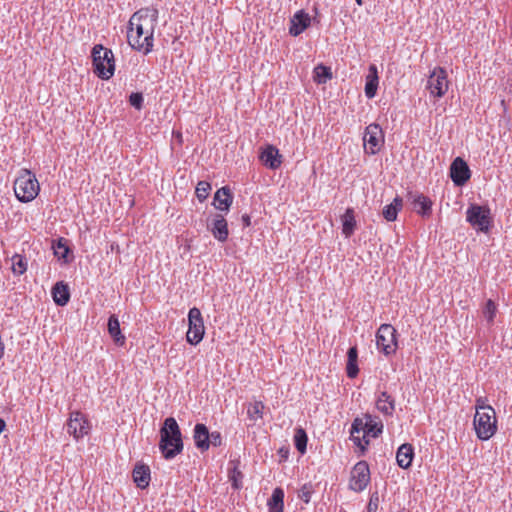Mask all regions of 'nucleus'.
I'll return each mask as SVG.
<instances>
[{
  "instance_id": "nucleus-14",
  "label": "nucleus",
  "mask_w": 512,
  "mask_h": 512,
  "mask_svg": "<svg viewBox=\"0 0 512 512\" xmlns=\"http://www.w3.org/2000/svg\"><path fill=\"white\" fill-rule=\"evenodd\" d=\"M207 228L218 241L225 242L228 239V224L223 215L215 214L207 222Z\"/></svg>"
},
{
  "instance_id": "nucleus-15",
  "label": "nucleus",
  "mask_w": 512,
  "mask_h": 512,
  "mask_svg": "<svg viewBox=\"0 0 512 512\" xmlns=\"http://www.w3.org/2000/svg\"><path fill=\"white\" fill-rule=\"evenodd\" d=\"M259 158L263 165L271 170H276L282 164V155L279 153V150L271 144L265 146Z\"/></svg>"
},
{
  "instance_id": "nucleus-9",
  "label": "nucleus",
  "mask_w": 512,
  "mask_h": 512,
  "mask_svg": "<svg viewBox=\"0 0 512 512\" xmlns=\"http://www.w3.org/2000/svg\"><path fill=\"white\" fill-rule=\"evenodd\" d=\"M363 142L367 154L375 155L378 153L384 144V133L380 125L376 123L368 125L365 129Z\"/></svg>"
},
{
  "instance_id": "nucleus-43",
  "label": "nucleus",
  "mask_w": 512,
  "mask_h": 512,
  "mask_svg": "<svg viewBox=\"0 0 512 512\" xmlns=\"http://www.w3.org/2000/svg\"><path fill=\"white\" fill-rule=\"evenodd\" d=\"M375 426L371 424H367V427H365L366 434L373 433L374 437H377L379 433L382 432V426L378 428L376 431H374Z\"/></svg>"
},
{
  "instance_id": "nucleus-13",
  "label": "nucleus",
  "mask_w": 512,
  "mask_h": 512,
  "mask_svg": "<svg viewBox=\"0 0 512 512\" xmlns=\"http://www.w3.org/2000/svg\"><path fill=\"white\" fill-rule=\"evenodd\" d=\"M470 176L471 172L467 163L461 157L455 158L450 166V177L453 183L456 186H463Z\"/></svg>"
},
{
  "instance_id": "nucleus-17",
  "label": "nucleus",
  "mask_w": 512,
  "mask_h": 512,
  "mask_svg": "<svg viewBox=\"0 0 512 512\" xmlns=\"http://www.w3.org/2000/svg\"><path fill=\"white\" fill-rule=\"evenodd\" d=\"M367 423H363L362 419L355 418L352 422L350 429V436L355 445L359 446L362 451L369 445V440L366 437Z\"/></svg>"
},
{
  "instance_id": "nucleus-8",
  "label": "nucleus",
  "mask_w": 512,
  "mask_h": 512,
  "mask_svg": "<svg viewBox=\"0 0 512 512\" xmlns=\"http://www.w3.org/2000/svg\"><path fill=\"white\" fill-rule=\"evenodd\" d=\"M377 348L385 355H391L396 352L397 338L396 330L390 324H382L376 333Z\"/></svg>"
},
{
  "instance_id": "nucleus-42",
  "label": "nucleus",
  "mask_w": 512,
  "mask_h": 512,
  "mask_svg": "<svg viewBox=\"0 0 512 512\" xmlns=\"http://www.w3.org/2000/svg\"><path fill=\"white\" fill-rule=\"evenodd\" d=\"M209 439V446L219 447L222 445V436L218 431L209 432Z\"/></svg>"
},
{
  "instance_id": "nucleus-21",
  "label": "nucleus",
  "mask_w": 512,
  "mask_h": 512,
  "mask_svg": "<svg viewBox=\"0 0 512 512\" xmlns=\"http://www.w3.org/2000/svg\"><path fill=\"white\" fill-rule=\"evenodd\" d=\"M133 480L140 489H145L150 483V468L144 464H136L132 472Z\"/></svg>"
},
{
  "instance_id": "nucleus-28",
  "label": "nucleus",
  "mask_w": 512,
  "mask_h": 512,
  "mask_svg": "<svg viewBox=\"0 0 512 512\" xmlns=\"http://www.w3.org/2000/svg\"><path fill=\"white\" fill-rule=\"evenodd\" d=\"M355 227L356 220L354 210L352 208H348L342 216V233L346 238H349L354 233Z\"/></svg>"
},
{
  "instance_id": "nucleus-29",
  "label": "nucleus",
  "mask_w": 512,
  "mask_h": 512,
  "mask_svg": "<svg viewBox=\"0 0 512 512\" xmlns=\"http://www.w3.org/2000/svg\"><path fill=\"white\" fill-rule=\"evenodd\" d=\"M413 205L417 213L421 214L422 216H429L431 214L432 201L428 197L422 194L417 195L413 199Z\"/></svg>"
},
{
  "instance_id": "nucleus-5",
  "label": "nucleus",
  "mask_w": 512,
  "mask_h": 512,
  "mask_svg": "<svg viewBox=\"0 0 512 512\" xmlns=\"http://www.w3.org/2000/svg\"><path fill=\"white\" fill-rule=\"evenodd\" d=\"M91 56L95 74L101 79H110L115 71V61L112 50L105 48L101 44H97L92 48Z\"/></svg>"
},
{
  "instance_id": "nucleus-27",
  "label": "nucleus",
  "mask_w": 512,
  "mask_h": 512,
  "mask_svg": "<svg viewBox=\"0 0 512 512\" xmlns=\"http://www.w3.org/2000/svg\"><path fill=\"white\" fill-rule=\"evenodd\" d=\"M357 359H358L357 347L356 346L350 347L347 351L346 372H347V376L351 379L355 378L359 373Z\"/></svg>"
},
{
  "instance_id": "nucleus-1",
  "label": "nucleus",
  "mask_w": 512,
  "mask_h": 512,
  "mask_svg": "<svg viewBox=\"0 0 512 512\" xmlns=\"http://www.w3.org/2000/svg\"><path fill=\"white\" fill-rule=\"evenodd\" d=\"M158 22V10L142 8L135 12L128 24L127 40L129 45L145 55L154 47V31Z\"/></svg>"
},
{
  "instance_id": "nucleus-39",
  "label": "nucleus",
  "mask_w": 512,
  "mask_h": 512,
  "mask_svg": "<svg viewBox=\"0 0 512 512\" xmlns=\"http://www.w3.org/2000/svg\"><path fill=\"white\" fill-rule=\"evenodd\" d=\"M264 405L262 402H255L251 407L248 408V415L251 418H261L263 414Z\"/></svg>"
},
{
  "instance_id": "nucleus-19",
  "label": "nucleus",
  "mask_w": 512,
  "mask_h": 512,
  "mask_svg": "<svg viewBox=\"0 0 512 512\" xmlns=\"http://www.w3.org/2000/svg\"><path fill=\"white\" fill-rule=\"evenodd\" d=\"M195 446L202 452L209 449V430L205 424L197 423L193 430Z\"/></svg>"
},
{
  "instance_id": "nucleus-47",
  "label": "nucleus",
  "mask_w": 512,
  "mask_h": 512,
  "mask_svg": "<svg viewBox=\"0 0 512 512\" xmlns=\"http://www.w3.org/2000/svg\"><path fill=\"white\" fill-rule=\"evenodd\" d=\"M355 1H356V3H357L359 6H362V4H363V1H362V0H355Z\"/></svg>"
},
{
  "instance_id": "nucleus-22",
  "label": "nucleus",
  "mask_w": 512,
  "mask_h": 512,
  "mask_svg": "<svg viewBox=\"0 0 512 512\" xmlns=\"http://www.w3.org/2000/svg\"><path fill=\"white\" fill-rule=\"evenodd\" d=\"M376 408L382 414L391 416L395 410V400L386 391H383L377 397Z\"/></svg>"
},
{
  "instance_id": "nucleus-24",
  "label": "nucleus",
  "mask_w": 512,
  "mask_h": 512,
  "mask_svg": "<svg viewBox=\"0 0 512 512\" xmlns=\"http://www.w3.org/2000/svg\"><path fill=\"white\" fill-rule=\"evenodd\" d=\"M52 297L57 305H66L70 300V293L67 284L62 281L57 282L52 288Z\"/></svg>"
},
{
  "instance_id": "nucleus-7",
  "label": "nucleus",
  "mask_w": 512,
  "mask_h": 512,
  "mask_svg": "<svg viewBox=\"0 0 512 512\" xmlns=\"http://www.w3.org/2000/svg\"><path fill=\"white\" fill-rule=\"evenodd\" d=\"M466 220L479 231L488 232L491 227L490 209L471 204L466 211Z\"/></svg>"
},
{
  "instance_id": "nucleus-44",
  "label": "nucleus",
  "mask_w": 512,
  "mask_h": 512,
  "mask_svg": "<svg viewBox=\"0 0 512 512\" xmlns=\"http://www.w3.org/2000/svg\"><path fill=\"white\" fill-rule=\"evenodd\" d=\"M241 220L244 227H249L251 225V217L248 214H244Z\"/></svg>"
},
{
  "instance_id": "nucleus-4",
  "label": "nucleus",
  "mask_w": 512,
  "mask_h": 512,
  "mask_svg": "<svg viewBox=\"0 0 512 512\" xmlns=\"http://www.w3.org/2000/svg\"><path fill=\"white\" fill-rule=\"evenodd\" d=\"M473 426L480 440H489L497 431L496 413L493 407L490 405H478Z\"/></svg>"
},
{
  "instance_id": "nucleus-12",
  "label": "nucleus",
  "mask_w": 512,
  "mask_h": 512,
  "mask_svg": "<svg viewBox=\"0 0 512 512\" xmlns=\"http://www.w3.org/2000/svg\"><path fill=\"white\" fill-rule=\"evenodd\" d=\"M91 429L89 421L85 415L79 411L71 412L70 418L67 422V432L76 440L84 437Z\"/></svg>"
},
{
  "instance_id": "nucleus-36",
  "label": "nucleus",
  "mask_w": 512,
  "mask_h": 512,
  "mask_svg": "<svg viewBox=\"0 0 512 512\" xmlns=\"http://www.w3.org/2000/svg\"><path fill=\"white\" fill-rule=\"evenodd\" d=\"M314 79L319 83H326L328 79H331L332 74L330 72V69L323 65H318L314 69Z\"/></svg>"
},
{
  "instance_id": "nucleus-35",
  "label": "nucleus",
  "mask_w": 512,
  "mask_h": 512,
  "mask_svg": "<svg viewBox=\"0 0 512 512\" xmlns=\"http://www.w3.org/2000/svg\"><path fill=\"white\" fill-rule=\"evenodd\" d=\"M54 254L58 259H63L67 262V255L70 251L68 245L66 244V240L63 238L58 239V241L53 245Z\"/></svg>"
},
{
  "instance_id": "nucleus-45",
  "label": "nucleus",
  "mask_w": 512,
  "mask_h": 512,
  "mask_svg": "<svg viewBox=\"0 0 512 512\" xmlns=\"http://www.w3.org/2000/svg\"><path fill=\"white\" fill-rule=\"evenodd\" d=\"M478 405H486L484 399L478 398L476 400V410L478 409Z\"/></svg>"
},
{
  "instance_id": "nucleus-40",
  "label": "nucleus",
  "mask_w": 512,
  "mask_h": 512,
  "mask_svg": "<svg viewBox=\"0 0 512 512\" xmlns=\"http://www.w3.org/2000/svg\"><path fill=\"white\" fill-rule=\"evenodd\" d=\"M143 101H144V98H143L142 93L136 92V93H132L129 96L130 105L133 106L134 108H136L137 110L142 109Z\"/></svg>"
},
{
  "instance_id": "nucleus-10",
  "label": "nucleus",
  "mask_w": 512,
  "mask_h": 512,
  "mask_svg": "<svg viewBox=\"0 0 512 512\" xmlns=\"http://www.w3.org/2000/svg\"><path fill=\"white\" fill-rule=\"evenodd\" d=\"M370 482V469L366 461L357 462L351 470L349 488L355 492H362Z\"/></svg>"
},
{
  "instance_id": "nucleus-33",
  "label": "nucleus",
  "mask_w": 512,
  "mask_h": 512,
  "mask_svg": "<svg viewBox=\"0 0 512 512\" xmlns=\"http://www.w3.org/2000/svg\"><path fill=\"white\" fill-rule=\"evenodd\" d=\"M496 313H497L496 303L491 299L487 300V302L483 308V316H484L488 326H492L494 324V319H495Z\"/></svg>"
},
{
  "instance_id": "nucleus-20",
  "label": "nucleus",
  "mask_w": 512,
  "mask_h": 512,
  "mask_svg": "<svg viewBox=\"0 0 512 512\" xmlns=\"http://www.w3.org/2000/svg\"><path fill=\"white\" fill-rule=\"evenodd\" d=\"M414 458V448L409 443L402 444L396 453V461L402 469H408Z\"/></svg>"
},
{
  "instance_id": "nucleus-11",
  "label": "nucleus",
  "mask_w": 512,
  "mask_h": 512,
  "mask_svg": "<svg viewBox=\"0 0 512 512\" xmlns=\"http://www.w3.org/2000/svg\"><path fill=\"white\" fill-rule=\"evenodd\" d=\"M449 87L447 72L442 67L435 68L430 74L427 82V88L431 95L441 98L445 95Z\"/></svg>"
},
{
  "instance_id": "nucleus-18",
  "label": "nucleus",
  "mask_w": 512,
  "mask_h": 512,
  "mask_svg": "<svg viewBox=\"0 0 512 512\" xmlns=\"http://www.w3.org/2000/svg\"><path fill=\"white\" fill-rule=\"evenodd\" d=\"M233 198L230 188L223 186L215 192L212 205L219 211L228 212L233 203Z\"/></svg>"
},
{
  "instance_id": "nucleus-31",
  "label": "nucleus",
  "mask_w": 512,
  "mask_h": 512,
  "mask_svg": "<svg viewBox=\"0 0 512 512\" xmlns=\"http://www.w3.org/2000/svg\"><path fill=\"white\" fill-rule=\"evenodd\" d=\"M238 463L239 462L231 461L230 464H232V467L229 468L228 470L229 481L231 482V485L235 490H238L242 487L243 479V474L238 469Z\"/></svg>"
},
{
  "instance_id": "nucleus-37",
  "label": "nucleus",
  "mask_w": 512,
  "mask_h": 512,
  "mask_svg": "<svg viewBox=\"0 0 512 512\" xmlns=\"http://www.w3.org/2000/svg\"><path fill=\"white\" fill-rule=\"evenodd\" d=\"M211 190V185L207 181H199L196 186V196L200 202H203L207 199L209 192Z\"/></svg>"
},
{
  "instance_id": "nucleus-30",
  "label": "nucleus",
  "mask_w": 512,
  "mask_h": 512,
  "mask_svg": "<svg viewBox=\"0 0 512 512\" xmlns=\"http://www.w3.org/2000/svg\"><path fill=\"white\" fill-rule=\"evenodd\" d=\"M402 208V199L400 197H395L393 202L389 205H386L383 209V217L387 221H395L397 218L398 211Z\"/></svg>"
},
{
  "instance_id": "nucleus-2",
  "label": "nucleus",
  "mask_w": 512,
  "mask_h": 512,
  "mask_svg": "<svg viewBox=\"0 0 512 512\" xmlns=\"http://www.w3.org/2000/svg\"><path fill=\"white\" fill-rule=\"evenodd\" d=\"M159 450L166 460H172L184 449L182 433L174 417L164 420L160 428Z\"/></svg>"
},
{
  "instance_id": "nucleus-46",
  "label": "nucleus",
  "mask_w": 512,
  "mask_h": 512,
  "mask_svg": "<svg viewBox=\"0 0 512 512\" xmlns=\"http://www.w3.org/2000/svg\"><path fill=\"white\" fill-rule=\"evenodd\" d=\"M6 426V423L3 419L0 418V434L2 433V431L4 430Z\"/></svg>"
},
{
  "instance_id": "nucleus-32",
  "label": "nucleus",
  "mask_w": 512,
  "mask_h": 512,
  "mask_svg": "<svg viewBox=\"0 0 512 512\" xmlns=\"http://www.w3.org/2000/svg\"><path fill=\"white\" fill-rule=\"evenodd\" d=\"M307 441H308V437H307L306 431L301 427L296 428L295 434H294V445H295V448L301 454H304L306 452Z\"/></svg>"
},
{
  "instance_id": "nucleus-41",
  "label": "nucleus",
  "mask_w": 512,
  "mask_h": 512,
  "mask_svg": "<svg viewBox=\"0 0 512 512\" xmlns=\"http://www.w3.org/2000/svg\"><path fill=\"white\" fill-rule=\"evenodd\" d=\"M379 504L378 493L375 492L371 495L369 503L367 505V512H377Z\"/></svg>"
},
{
  "instance_id": "nucleus-16",
  "label": "nucleus",
  "mask_w": 512,
  "mask_h": 512,
  "mask_svg": "<svg viewBox=\"0 0 512 512\" xmlns=\"http://www.w3.org/2000/svg\"><path fill=\"white\" fill-rule=\"evenodd\" d=\"M310 24V15L304 10H299L290 19L289 33L294 37L299 36Z\"/></svg>"
},
{
  "instance_id": "nucleus-6",
  "label": "nucleus",
  "mask_w": 512,
  "mask_h": 512,
  "mask_svg": "<svg viewBox=\"0 0 512 512\" xmlns=\"http://www.w3.org/2000/svg\"><path fill=\"white\" fill-rule=\"evenodd\" d=\"M204 334L205 327L201 311L197 307H193L188 312L186 340L189 344L196 346L202 341Z\"/></svg>"
},
{
  "instance_id": "nucleus-38",
  "label": "nucleus",
  "mask_w": 512,
  "mask_h": 512,
  "mask_svg": "<svg viewBox=\"0 0 512 512\" xmlns=\"http://www.w3.org/2000/svg\"><path fill=\"white\" fill-rule=\"evenodd\" d=\"M314 493L313 485L311 483L304 484L298 491V497L304 503L308 504L311 500V496Z\"/></svg>"
},
{
  "instance_id": "nucleus-3",
  "label": "nucleus",
  "mask_w": 512,
  "mask_h": 512,
  "mask_svg": "<svg viewBox=\"0 0 512 512\" xmlns=\"http://www.w3.org/2000/svg\"><path fill=\"white\" fill-rule=\"evenodd\" d=\"M16 198L23 203L34 200L40 191L39 182L35 174L29 169L23 168L18 172L13 185Z\"/></svg>"
},
{
  "instance_id": "nucleus-23",
  "label": "nucleus",
  "mask_w": 512,
  "mask_h": 512,
  "mask_svg": "<svg viewBox=\"0 0 512 512\" xmlns=\"http://www.w3.org/2000/svg\"><path fill=\"white\" fill-rule=\"evenodd\" d=\"M107 329H108V333L110 334V336L113 338L114 342L117 345L122 346L125 344L126 338L121 333L120 323L115 314H112L109 317L108 323H107Z\"/></svg>"
},
{
  "instance_id": "nucleus-34",
  "label": "nucleus",
  "mask_w": 512,
  "mask_h": 512,
  "mask_svg": "<svg viewBox=\"0 0 512 512\" xmlns=\"http://www.w3.org/2000/svg\"><path fill=\"white\" fill-rule=\"evenodd\" d=\"M11 260H12V271L14 274L22 275L26 272L27 261L22 255L15 254Z\"/></svg>"
},
{
  "instance_id": "nucleus-25",
  "label": "nucleus",
  "mask_w": 512,
  "mask_h": 512,
  "mask_svg": "<svg viewBox=\"0 0 512 512\" xmlns=\"http://www.w3.org/2000/svg\"><path fill=\"white\" fill-rule=\"evenodd\" d=\"M378 71L376 65L372 64L369 67V73L366 77L365 94L368 98H373L376 95L378 88Z\"/></svg>"
},
{
  "instance_id": "nucleus-26",
  "label": "nucleus",
  "mask_w": 512,
  "mask_h": 512,
  "mask_svg": "<svg viewBox=\"0 0 512 512\" xmlns=\"http://www.w3.org/2000/svg\"><path fill=\"white\" fill-rule=\"evenodd\" d=\"M269 512H283L284 510V491L277 487L273 490L271 497L267 502Z\"/></svg>"
}]
</instances>
